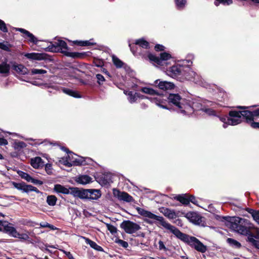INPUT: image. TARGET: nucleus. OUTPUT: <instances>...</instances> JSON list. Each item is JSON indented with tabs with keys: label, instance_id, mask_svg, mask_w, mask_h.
Instances as JSON below:
<instances>
[{
	"label": "nucleus",
	"instance_id": "1",
	"mask_svg": "<svg viewBox=\"0 0 259 259\" xmlns=\"http://www.w3.org/2000/svg\"><path fill=\"white\" fill-rule=\"evenodd\" d=\"M165 98L167 99L169 104L175 105L179 110V112L184 115L191 114L195 110L200 109L201 105L199 103L182 99L178 94H170ZM166 102L165 101V103Z\"/></svg>",
	"mask_w": 259,
	"mask_h": 259
},
{
	"label": "nucleus",
	"instance_id": "2",
	"mask_svg": "<svg viewBox=\"0 0 259 259\" xmlns=\"http://www.w3.org/2000/svg\"><path fill=\"white\" fill-rule=\"evenodd\" d=\"M228 226L234 231L243 235H247L252 228V225L247 219L238 217L230 218Z\"/></svg>",
	"mask_w": 259,
	"mask_h": 259
},
{
	"label": "nucleus",
	"instance_id": "3",
	"mask_svg": "<svg viewBox=\"0 0 259 259\" xmlns=\"http://www.w3.org/2000/svg\"><path fill=\"white\" fill-rule=\"evenodd\" d=\"M136 209L139 214L145 218V222L150 225H153L156 221L159 222L164 228L169 230L172 233L176 228L164 221L162 217L157 215L151 211L139 207H137Z\"/></svg>",
	"mask_w": 259,
	"mask_h": 259
},
{
	"label": "nucleus",
	"instance_id": "4",
	"mask_svg": "<svg viewBox=\"0 0 259 259\" xmlns=\"http://www.w3.org/2000/svg\"><path fill=\"white\" fill-rule=\"evenodd\" d=\"M250 116L251 114L247 110L242 111H231L229 113L228 116L219 117V119L224 123L223 127L226 128L228 125H236L240 123L243 117H245L246 120H248V117Z\"/></svg>",
	"mask_w": 259,
	"mask_h": 259
},
{
	"label": "nucleus",
	"instance_id": "5",
	"mask_svg": "<svg viewBox=\"0 0 259 259\" xmlns=\"http://www.w3.org/2000/svg\"><path fill=\"white\" fill-rule=\"evenodd\" d=\"M172 234L197 251L201 253H204L206 251V246L204 245L196 237L184 234L177 228L174 230Z\"/></svg>",
	"mask_w": 259,
	"mask_h": 259
},
{
	"label": "nucleus",
	"instance_id": "6",
	"mask_svg": "<svg viewBox=\"0 0 259 259\" xmlns=\"http://www.w3.org/2000/svg\"><path fill=\"white\" fill-rule=\"evenodd\" d=\"M46 51L51 52H61L66 56L72 58H79L80 54L75 52H69L66 42L62 40H58L54 43L50 42V45L45 49Z\"/></svg>",
	"mask_w": 259,
	"mask_h": 259
},
{
	"label": "nucleus",
	"instance_id": "7",
	"mask_svg": "<svg viewBox=\"0 0 259 259\" xmlns=\"http://www.w3.org/2000/svg\"><path fill=\"white\" fill-rule=\"evenodd\" d=\"M141 91L146 94H149L153 96V97L148 98L146 96L145 99H148L152 103H155L156 105L163 109H168L166 105H165V100L164 96H161L158 94V92L152 88L148 87H143L141 89Z\"/></svg>",
	"mask_w": 259,
	"mask_h": 259
},
{
	"label": "nucleus",
	"instance_id": "8",
	"mask_svg": "<svg viewBox=\"0 0 259 259\" xmlns=\"http://www.w3.org/2000/svg\"><path fill=\"white\" fill-rule=\"evenodd\" d=\"M185 62L188 63L187 65H190L192 64V62L188 60H184L183 61L182 64L177 63L166 70V74L169 76L177 78V79H182L183 74L186 65Z\"/></svg>",
	"mask_w": 259,
	"mask_h": 259
},
{
	"label": "nucleus",
	"instance_id": "9",
	"mask_svg": "<svg viewBox=\"0 0 259 259\" xmlns=\"http://www.w3.org/2000/svg\"><path fill=\"white\" fill-rule=\"evenodd\" d=\"M60 161L64 165L67 167H71L74 165H79L83 164L84 160L83 157H79L72 152H69L66 158H62Z\"/></svg>",
	"mask_w": 259,
	"mask_h": 259
},
{
	"label": "nucleus",
	"instance_id": "10",
	"mask_svg": "<svg viewBox=\"0 0 259 259\" xmlns=\"http://www.w3.org/2000/svg\"><path fill=\"white\" fill-rule=\"evenodd\" d=\"M131 50L135 56L138 55H143V52L142 49L147 50L149 47V42L143 38H140L136 40L135 45H129Z\"/></svg>",
	"mask_w": 259,
	"mask_h": 259
},
{
	"label": "nucleus",
	"instance_id": "11",
	"mask_svg": "<svg viewBox=\"0 0 259 259\" xmlns=\"http://www.w3.org/2000/svg\"><path fill=\"white\" fill-rule=\"evenodd\" d=\"M120 227L125 233L129 234H134L141 228L139 224L129 220L122 222Z\"/></svg>",
	"mask_w": 259,
	"mask_h": 259
},
{
	"label": "nucleus",
	"instance_id": "12",
	"mask_svg": "<svg viewBox=\"0 0 259 259\" xmlns=\"http://www.w3.org/2000/svg\"><path fill=\"white\" fill-rule=\"evenodd\" d=\"M148 57L150 61L154 62L157 65H163L164 61L171 58V55L168 53L163 52L160 53L159 57L151 54H149Z\"/></svg>",
	"mask_w": 259,
	"mask_h": 259
},
{
	"label": "nucleus",
	"instance_id": "13",
	"mask_svg": "<svg viewBox=\"0 0 259 259\" xmlns=\"http://www.w3.org/2000/svg\"><path fill=\"white\" fill-rule=\"evenodd\" d=\"M113 194L114 197H116L118 200L120 201L130 202H132L133 200V197L128 193L120 191L119 190L116 189H113Z\"/></svg>",
	"mask_w": 259,
	"mask_h": 259
},
{
	"label": "nucleus",
	"instance_id": "14",
	"mask_svg": "<svg viewBox=\"0 0 259 259\" xmlns=\"http://www.w3.org/2000/svg\"><path fill=\"white\" fill-rule=\"evenodd\" d=\"M71 195L75 197H78L81 199H88L87 189L72 187L71 189Z\"/></svg>",
	"mask_w": 259,
	"mask_h": 259
},
{
	"label": "nucleus",
	"instance_id": "15",
	"mask_svg": "<svg viewBox=\"0 0 259 259\" xmlns=\"http://www.w3.org/2000/svg\"><path fill=\"white\" fill-rule=\"evenodd\" d=\"M155 84L159 88V89L163 91H168L172 90L175 88V84L170 81H162L157 79L155 81Z\"/></svg>",
	"mask_w": 259,
	"mask_h": 259
},
{
	"label": "nucleus",
	"instance_id": "16",
	"mask_svg": "<svg viewBox=\"0 0 259 259\" xmlns=\"http://www.w3.org/2000/svg\"><path fill=\"white\" fill-rule=\"evenodd\" d=\"M124 93L128 96V101L132 104L136 102L139 98L144 99L146 98L145 96L142 95L138 93H133L131 91H124Z\"/></svg>",
	"mask_w": 259,
	"mask_h": 259
},
{
	"label": "nucleus",
	"instance_id": "17",
	"mask_svg": "<svg viewBox=\"0 0 259 259\" xmlns=\"http://www.w3.org/2000/svg\"><path fill=\"white\" fill-rule=\"evenodd\" d=\"M190 222L195 224H199L201 222V217L195 212H187L185 216Z\"/></svg>",
	"mask_w": 259,
	"mask_h": 259
},
{
	"label": "nucleus",
	"instance_id": "18",
	"mask_svg": "<svg viewBox=\"0 0 259 259\" xmlns=\"http://www.w3.org/2000/svg\"><path fill=\"white\" fill-rule=\"evenodd\" d=\"M16 30L23 33L24 35V37L28 38L30 42L34 44H37L38 40L33 34L23 28H17Z\"/></svg>",
	"mask_w": 259,
	"mask_h": 259
},
{
	"label": "nucleus",
	"instance_id": "19",
	"mask_svg": "<svg viewBox=\"0 0 259 259\" xmlns=\"http://www.w3.org/2000/svg\"><path fill=\"white\" fill-rule=\"evenodd\" d=\"M13 70L20 75H25L28 72V69L22 64H18L15 62L12 63Z\"/></svg>",
	"mask_w": 259,
	"mask_h": 259
},
{
	"label": "nucleus",
	"instance_id": "20",
	"mask_svg": "<svg viewBox=\"0 0 259 259\" xmlns=\"http://www.w3.org/2000/svg\"><path fill=\"white\" fill-rule=\"evenodd\" d=\"M75 181L79 184L86 185L93 182V178L88 175H79L75 178Z\"/></svg>",
	"mask_w": 259,
	"mask_h": 259
},
{
	"label": "nucleus",
	"instance_id": "21",
	"mask_svg": "<svg viewBox=\"0 0 259 259\" xmlns=\"http://www.w3.org/2000/svg\"><path fill=\"white\" fill-rule=\"evenodd\" d=\"M24 56L30 60H43L46 59V55L42 53H26L24 54Z\"/></svg>",
	"mask_w": 259,
	"mask_h": 259
},
{
	"label": "nucleus",
	"instance_id": "22",
	"mask_svg": "<svg viewBox=\"0 0 259 259\" xmlns=\"http://www.w3.org/2000/svg\"><path fill=\"white\" fill-rule=\"evenodd\" d=\"M88 198L90 200H97L101 196L100 190L98 189H87Z\"/></svg>",
	"mask_w": 259,
	"mask_h": 259
},
{
	"label": "nucleus",
	"instance_id": "23",
	"mask_svg": "<svg viewBox=\"0 0 259 259\" xmlns=\"http://www.w3.org/2000/svg\"><path fill=\"white\" fill-rule=\"evenodd\" d=\"M72 187L67 188L60 184H56L54 186V190L58 193L63 194H71V189Z\"/></svg>",
	"mask_w": 259,
	"mask_h": 259
},
{
	"label": "nucleus",
	"instance_id": "24",
	"mask_svg": "<svg viewBox=\"0 0 259 259\" xmlns=\"http://www.w3.org/2000/svg\"><path fill=\"white\" fill-rule=\"evenodd\" d=\"M187 64L186 66L184 72L183 74L182 79L185 78L187 80L192 81L194 76L196 75V72L192 70L189 67L187 66Z\"/></svg>",
	"mask_w": 259,
	"mask_h": 259
},
{
	"label": "nucleus",
	"instance_id": "25",
	"mask_svg": "<svg viewBox=\"0 0 259 259\" xmlns=\"http://www.w3.org/2000/svg\"><path fill=\"white\" fill-rule=\"evenodd\" d=\"M161 212L169 219H174L177 217V213L172 209L167 208H162Z\"/></svg>",
	"mask_w": 259,
	"mask_h": 259
},
{
	"label": "nucleus",
	"instance_id": "26",
	"mask_svg": "<svg viewBox=\"0 0 259 259\" xmlns=\"http://www.w3.org/2000/svg\"><path fill=\"white\" fill-rule=\"evenodd\" d=\"M10 70V65L8 63L7 60L0 63V74H8Z\"/></svg>",
	"mask_w": 259,
	"mask_h": 259
},
{
	"label": "nucleus",
	"instance_id": "27",
	"mask_svg": "<svg viewBox=\"0 0 259 259\" xmlns=\"http://www.w3.org/2000/svg\"><path fill=\"white\" fill-rule=\"evenodd\" d=\"M82 238L84 240L85 243L88 244H89L92 248L99 251H104L103 248L101 246L98 245L95 242L85 237H82Z\"/></svg>",
	"mask_w": 259,
	"mask_h": 259
},
{
	"label": "nucleus",
	"instance_id": "28",
	"mask_svg": "<svg viewBox=\"0 0 259 259\" xmlns=\"http://www.w3.org/2000/svg\"><path fill=\"white\" fill-rule=\"evenodd\" d=\"M31 166L34 168H38L42 166V159L39 157L32 158L30 161Z\"/></svg>",
	"mask_w": 259,
	"mask_h": 259
},
{
	"label": "nucleus",
	"instance_id": "29",
	"mask_svg": "<svg viewBox=\"0 0 259 259\" xmlns=\"http://www.w3.org/2000/svg\"><path fill=\"white\" fill-rule=\"evenodd\" d=\"M62 90L64 93L69 96L77 98H81V96L79 95V94L74 90L67 88H63Z\"/></svg>",
	"mask_w": 259,
	"mask_h": 259
},
{
	"label": "nucleus",
	"instance_id": "30",
	"mask_svg": "<svg viewBox=\"0 0 259 259\" xmlns=\"http://www.w3.org/2000/svg\"><path fill=\"white\" fill-rule=\"evenodd\" d=\"M247 235L248 241L251 243V244L255 247L259 249V240H257L258 239H256L254 236H253V234H250V232Z\"/></svg>",
	"mask_w": 259,
	"mask_h": 259
},
{
	"label": "nucleus",
	"instance_id": "31",
	"mask_svg": "<svg viewBox=\"0 0 259 259\" xmlns=\"http://www.w3.org/2000/svg\"><path fill=\"white\" fill-rule=\"evenodd\" d=\"M175 198L183 204L187 205L189 204V195L187 194L178 195Z\"/></svg>",
	"mask_w": 259,
	"mask_h": 259
},
{
	"label": "nucleus",
	"instance_id": "32",
	"mask_svg": "<svg viewBox=\"0 0 259 259\" xmlns=\"http://www.w3.org/2000/svg\"><path fill=\"white\" fill-rule=\"evenodd\" d=\"M12 237L19 238L22 241H25L29 239V236L27 234L20 233L18 232L17 230L14 232V234L13 235Z\"/></svg>",
	"mask_w": 259,
	"mask_h": 259
},
{
	"label": "nucleus",
	"instance_id": "33",
	"mask_svg": "<svg viewBox=\"0 0 259 259\" xmlns=\"http://www.w3.org/2000/svg\"><path fill=\"white\" fill-rule=\"evenodd\" d=\"M227 242L230 246L234 248H239L241 247V244L238 241L231 238H228L227 239Z\"/></svg>",
	"mask_w": 259,
	"mask_h": 259
},
{
	"label": "nucleus",
	"instance_id": "34",
	"mask_svg": "<svg viewBox=\"0 0 259 259\" xmlns=\"http://www.w3.org/2000/svg\"><path fill=\"white\" fill-rule=\"evenodd\" d=\"M57 198L55 195H49L47 198V203L50 206H53L56 204Z\"/></svg>",
	"mask_w": 259,
	"mask_h": 259
},
{
	"label": "nucleus",
	"instance_id": "35",
	"mask_svg": "<svg viewBox=\"0 0 259 259\" xmlns=\"http://www.w3.org/2000/svg\"><path fill=\"white\" fill-rule=\"evenodd\" d=\"M112 58L114 65L117 68H121L124 66V63L115 56H112Z\"/></svg>",
	"mask_w": 259,
	"mask_h": 259
},
{
	"label": "nucleus",
	"instance_id": "36",
	"mask_svg": "<svg viewBox=\"0 0 259 259\" xmlns=\"http://www.w3.org/2000/svg\"><path fill=\"white\" fill-rule=\"evenodd\" d=\"M35 192L36 193H40L38 189L33 186L29 185H25L23 192L28 193L29 192Z\"/></svg>",
	"mask_w": 259,
	"mask_h": 259
},
{
	"label": "nucleus",
	"instance_id": "37",
	"mask_svg": "<svg viewBox=\"0 0 259 259\" xmlns=\"http://www.w3.org/2000/svg\"><path fill=\"white\" fill-rule=\"evenodd\" d=\"M26 146V144L20 141H15L13 144V147L15 150H20L21 149L25 148Z\"/></svg>",
	"mask_w": 259,
	"mask_h": 259
},
{
	"label": "nucleus",
	"instance_id": "38",
	"mask_svg": "<svg viewBox=\"0 0 259 259\" xmlns=\"http://www.w3.org/2000/svg\"><path fill=\"white\" fill-rule=\"evenodd\" d=\"M248 211L250 213L255 222L259 225V211H255L253 209H249Z\"/></svg>",
	"mask_w": 259,
	"mask_h": 259
},
{
	"label": "nucleus",
	"instance_id": "39",
	"mask_svg": "<svg viewBox=\"0 0 259 259\" xmlns=\"http://www.w3.org/2000/svg\"><path fill=\"white\" fill-rule=\"evenodd\" d=\"M6 223V222H4V229L5 230V231L9 233V234L13 236V235L14 234V232L16 231V229L15 228H14L13 227H12L10 225H6L5 224Z\"/></svg>",
	"mask_w": 259,
	"mask_h": 259
},
{
	"label": "nucleus",
	"instance_id": "40",
	"mask_svg": "<svg viewBox=\"0 0 259 259\" xmlns=\"http://www.w3.org/2000/svg\"><path fill=\"white\" fill-rule=\"evenodd\" d=\"M192 81L201 86L204 85L202 77L196 73V75L194 76V77L192 78Z\"/></svg>",
	"mask_w": 259,
	"mask_h": 259
},
{
	"label": "nucleus",
	"instance_id": "41",
	"mask_svg": "<svg viewBox=\"0 0 259 259\" xmlns=\"http://www.w3.org/2000/svg\"><path fill=\"white\" fill-rule=\"evenodd\" d=\"M18 174L21 178L25 180L26 181L30 182V181H31L32 177L27 173L20 170L18 171Z\"/></svg>",
	"mask_w": 259,
	"mask_h": 259
},
{
	"label": "nucleus",
	"instance_id": "42",
	"mask_svg": "<svg viewBox=\"0 0 259 259\" xmlns=\"http://www.w3.org/2000/svg\"><path fill=\"white\" fill-rule=\"evenodd\" d=\"M216 1L214 2V5L216 6H218L220 3H222L224 5H229L232 3V0H215Z\"/></svg>",
	"mask_w": 259,
	"mask_h": 259
},
{
	"label": "nucleus",
	"instance_id": "43",
	"mask_svg": "<svg viewBox=\"0 0 259 259\" xmlns=\"http://www.w3.org/2000/svg\"><path fill=\"white\" fill-rule=\"evenodd\" d=\"M175 2L178 9H182L186 5V0H175Z\"/></svg>",
	"mask_w": 259,
	"mask_h": 259
},
{
	"label": "nucleus",
	"instance_id": "44",
	"mask_svg": "<svg viewBox=\"0 0 259 259\" xmlns=\"http://www.w3.org/2000/svg\"><path fill=\"white\" fill-rule=\"evenodd\" d=\"M25 184L24 183H18L16 182H13V186L18 190H21L23 192L24 186Z\"/></svg>",
	"mask_w": 259,
	"mask_h": 259
},
{
	"label": "nucleus",
	"instance_id": "45",
	"mask_svg": "<svg viewBox=\"0 0 259 259\" xmlns=\"http://www.w3.org/2000/svg\"><path fill=\"white\" fill-rule=\"evenodd\" d=\"M106 225L108 230L109 231L111 234H114L117 232V228L113 225L110 224H106Z\"/></svg>",
	"mask_w": 259,
	"mask_h": 259
},
{
	"label": "nucleus",
	"instance_id": "46",
	"mask_svg": "<svg viewBox=\"0 0 259 259\" xmlns=\"http://www.w3.org/2000/svg\"><path fill=\"white\" fill-rule=\"evenodd\" d=\"M249 112L251 114V116L248 117V119L251 121L253 120L254 116H259V108L253 112L249 111Z\"/></svg>",
	"mask_w": 259,
	"mask_h": 259
},
{
	"label": "nucleus",
	"instance_id": "47",
	"mask_svg": "<svg viewBox=\"0 0 259 259\" xmlns=\"http://www.w3.org/2000/svg\"><path fill=\"white\" fill-rule=\"evenodd\" d=\"M47 73V71L44 69H39L33 68L31 69V73L32 74H45Z\"/></svg>",
	"mask_w": 259,
	"mask_h": 259
},
{
	"label": "nucleus",
	"instance_id": "48",
	"mask_svg": "<svg viewBox=\"0 0 259 259\" xmlns=\"http://www.w3.org/2000/svg\"><path fill=\"white\" fill-rule=\"evenodd\" d=\"M0 30L4 32H7L8 29L7 28L6 23L2 20L0 19Z\"/></svg>",
	"mask_w": 259,
	"mask_h": 259
},
{
	"label": "nucleus",
	"instance_id": "49",
	"mask_svg": "<svg viewBox=\"0 0 259 259\" xmlns=\"http://www.w3.org/2000/svg\"><path fill=\"white\" fill-rule=\"evenodd\" d=\"M116 242L119 245H120L122 247H124V248H126L128 246V244L126 241H125L121 240V239H118L116 241Z\"/></svg>",
	"mask_w": 259,
	"mask_h": 259
},
{
	"label": "nucleus",
	"instance_id": "50",
	"mask_svg": "<svg viewBox=\"0 0 259 259\" xmlns=\"http://www.w3.org/2000/svg\"><path fill=\"white\" fill-rule=\"evenodd\" d=\"M96 78L97 79V81L98 83L100 84H103V82L105 81L104 77L100 74H97L96 75Z\"/></svg>",
	"mask_w": 259,
	"mask_h": 259
},
{
	"label": "nucleus",
	"instance_id": "51",
	"mask_svg": "<svg viewBox=\"0 0 259 259\" xmlns=\"http://www.w3.org/2000/svg\"><path fill=\"white\" fill-rule=\"evenodd\" d=\"M247 122H250V126L254 128H259V122H256L250 121L249 120H246Z\"/></svg>",
	"mask_w": 259,
	"mask_h": 259
},
{
	"label": "nucleus",
	"instance_id": "52",
	"mask_svg": "<svg viewBox=\"0 0 259 259\" xmlns=\"http://www.w3.org/2000/svg\"><path fill=\"white\" fill-rule=\"evenodd\" d=\"M158 245L159 250H163L164 251H166L167 250V248L165 246L163 242L162 241H159Z\"/></svg>",
	"mask_w": 259,
	"mask_h": 259
},
{
	"label": "nucleus",
	"instance_id": "53",
	"mask_svg": "<svg viewBox=\"0 0 259 259\" xmlns=\"http://www.w3.org/2000/svg\"><path fill=\"white\" fill-rule=\"evenodd\" d=\"M190 202H191L194 204H197V201L196 200L195 197L193 195H189V203Z\"/></svg>",
	"mask_w": 259,
	"mask_h": 259
},
{
	"label": "nucleus",
	"instance_id": "54",
	"mask_svg": "<svg viewBox=\"0 0 259 259\" xmlns=\"http://www.w3.org/2000/svg\"><path fill=\"white\" fill-rule=\"evenodd\" d=\"M79 44L81 46H90V45H93L94 44V43L91 42L89 40L80 41Z\"/></svg>",
	"mask_w": 259,
	"mask_h": 259
},
{
	"label": "nucleus",
	"instance_id": "55",
	"mask_svg": "<svg viewBox=\"0 0 259 259\" xmlns=\"http://www.w3.org/2000/svg\"><path fill=\"white\" fill-rule=\"evenodd\" d=\"M204 111L209 115H215V111L211 109H205Z\"/></svg>",
	"mask_w": 259,
	"mask_h": 259
},
{
	"label": "nucleus",
	"instance_id": "56",
	"mask_svg": "<svg viewBox=\"0 0 259 259\" xmlns=\"http://www.w3.org/2000/svg\"><path fill=\"white\" fill-rule=\"evenodd\" d=\"M155 49L156 51H163L164 49V47L162 45L158 44L155 46Z\"/></svg>",
	"mask_w": 259,
	"mask_h": 259
},
{
	"label": "nucleus",
	"instance_id": "57",
	"mask_svg": "<svg viewBox=\"0 0 259 259\" xmlns=\"http://www.w3.org/2000/svg\"><path fill=\"white\" fill-rule=\"evenodd\" d=\"M30 182H31L33 184H38V185H42L43 184V182L40 180H36V179H34L33 178H32L31 179V181H30Z\"/></svg>",
	"mask_w": 259,
	"mask_h": 259
},
{
	"label": "nucleus",
	"instance_id": "58",
	"mask_svg": "<svg viewBox=\"0 0 259 259\" xmlns=\"http://www.w3.org/2000/svg\"><path fill=\"white\" fill-rule=\"evenodd\" d=\"M7 140L4 138H0V146H5L8 145Z\"/></svg>",
	"mask_w": 259,
	"mask_h": 259
},
{
	"label": "nucleus",
	"instance_id": "59",
	"mask_svg": "<svg viewBox=\"0 0 259 259\" xmlns=\"http://www.w3.org/2000/svg\"><path fill=\"white\" fill-rule=\"evenodd\" d=\"M0 48L5 51H8L9 49V47L7 45L2 42H0Z\"/></svg>",
	"mask_w": 259,
	"mask_h": 259
},
{
	"label": "nucleus",
	"instance_id": "60",
	"mask_svg": "<svg viewBox=\"0 0 259 259\" xmlns=\"http://www.w3.org/2000/svg\"><path fill=\"white\" fill-rule=\"evenodd\" d=\"M253 236L256 239H259V228H256L255 229Z\"/></svg>",
	"mask_w": 259,
	"mask_h": 259
},
{
	"label": "nucleus",
	"instance_id": "61",
	"mask_svg": "<svg viewBox=\"0 0 259 259\" xmlns=\"http://www.w3.org/2000/svg\"><path fill=\"white\" fill-rule=\"evenodd\" d=\"M48 223L47 222H41L40 223L39 225L41 228H48Z\"/></svg>",
	"mask_w": 259,
	"mask_h": 259
},
{
	"label": "nucleus",
	"instance_id": "62",
	"mask_svg": "<svg viewBox=\"0 0 259 259\" xmlns=\"http://www.w3.org/2000/svg\"><path fill=\"white\" fill-rule=\"evenodd\" d=\"M46 171L48 174H50L51 172V165H47L46 166Z\"/></svg>",
	"mask_w": 259,
	"mask_h": 259
},
{
	"label": "nucleus",
	"instance_id": "63",
	"mask_svg": "<svg viewBox=\"0 0 259 259\" xmlns=\"http://www.w3.org/2000/svg\"><path fill=\"white\" fill-rule=\"evenodd\" d=\"M48 228H50L52 230H55L57 229V228L56 227L50 224H48Z\"/></svg>",
	"mask_w": 259,
	"mask_h": 259
},
{
	"label": "nucleus",
	"instance_id": "64",
	"mask_svg": "<svg viewBox=\"0 0 259 259\" xmlns=\"http://www.w3.org/2000/svg\"><path fill=\"white\" fill-rule=\"evenodd\" d=\"M110 180H103L102 184L103 185H106L107 184H109L110 183Z\"/></svg>",
	"mask_w": 259,
	"mask_h": 259
}]
</instances>
